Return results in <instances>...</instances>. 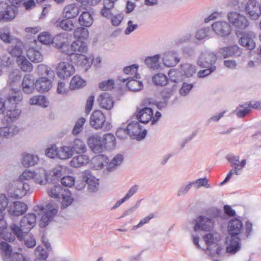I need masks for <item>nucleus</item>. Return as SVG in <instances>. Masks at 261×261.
<instances>
[{
  "label": "nucleus",
  "instance_id": "nucleus-1",
  "mask_svg": "<svg viewBox=\"0 0 261 261\" xmlns=\"http://www.w3.org/2000/svg\"><path fill=\"white\" fill-rule=\"evenodd\" d=\"M22 99V94L20 90L12 89L8 93L6 101V116L11 121L17 118L21 113L17 105Z\"/></svg>",
  "mask_w": 261,
  "mask_h": 261
},
{
  "label": "nucleus",
  "instance_id": "nucleus-2",
  "mask_svg": "<svg viewBox=\"0 0 261 261\" xmlns=\"http://www.w3.org/2000/svg\"><path fill=\"white\" fill-rule=\"evenodd\" d=\"M36 221V214L29 213L21 219L19 226L14 223L10 225L11 230L19 241H22L23 235L28 234L30 230L35 225Z\"/></svg>",
  "mask_w": 261,
  "mask_h": 261
},
{
  "label": "nucleus",
  "instance_id": "nucleus-3",
  "mask_svg": "<svg viewBox=\"0 0 261 261\" xmlns=\"http://www.w3.org/2000/svg\"><path fill=\"white\" fill-rule=\"evenodd\" d=\"M123 159V156L122 154H118L116 155L111 162H109L107 156L103 154H100L95 157L94 160L97 161L98 164V167L99 168H102L106 166V169L108 171L112 172L122 164Z\"/></svg>",
  "mask_w": 261,
  "mask_h": 261
},
{
  "label": "nucleus",
  "instance_id": "nucleus-4",
  "mask_svg": "<svg viewBox=\"0 0 261 261\" xmlns=\"http://www.w3.org/2000/svg\"><path fill=\"white\" fill-rule=\"evenodd\" d=\"M203 240L207 246V250L211 256L221 253L223 248L219 246L218 243L221 240V236L218 233H209L203 236Z\"/></svg>",
  "mask_w": 261,
  "mask_h": 261
},
{
  "label": "nucleus",
  "instance_id": "nucleus-5",
  "mask_svg": "<svg viewBox=\"0 0 261 261\" xmlns=\"http://www.w3.org/2000/svg\"><path fill=\"white\" fill-rule=\"evenodd\" d=\"M1 254L4 261H27L21 253H12L10 245L5 242L0 243Z\"/></svg>",
  "mask_w": 261,
  "mask_h": 261
},
{
  "label": "nucleus",
  "instance_id": "nucleus-6",
  "mask_svg": "<svg viewBox=\"0 0 261 261\" xmlns=\"http://www.w3.org/2000/svg\"><path fill=\"white\" fill-rule=\"evenodd\" d=\"M227 18L229 23L237 29L244 30L249 25V22L246 17L237 12L228 13Z\"/></svg>",
  "mask_w": 261,
  "mask_h": 261
},
{
  "label": "nucleus",
  "instance_id": "nucleus-7",
  "mask_svg": "<svg viewBox=\"0 0 261 261\" xmlns=\"http://www.w3.org/2000/svg\"><path fill=\"white\" fill-rule=\"evenodd\" d=\"M88 51L87 44L81 40H77L73 41L70 45L68 44L65 54L69 56H74V57L86 54Z\"/></svg>",
  "mask_w": 261,
  "mask_h": 261
},
{
  "label": "nucleus",
  "instance_id": "nucleus-8",
  "mask_svg": "<svg viewBox=\"0 0 261 261\" xmlns=\"http://www.w3.org/2000/svg\"><path fill=\"white\" fill-rule=\"evenodd\" d=\"M128 135L133 139L141 140L144 139L147 134L146 129L142 128L139 122L133 121L127 124Z\"/></svg>",
  "mask_w": 261,
  "mask_h": 261
},
{
  "label": "nucleus",
  "instance_id": "nucleus-9",
  "mask_svg": "<svg viewBox=\"0 0 261 261\" xmlns=\"http://www.w3.org/2000/svg\"><path fill=\"white\" fill-rule=\"evenodd\" d=\"M217 60V56L215 54L210 51L202 53L197 61V64L202 68L211 67L216 66L215 64Z\"/></svg>",
  "mask_w": 261,
  "mask_h": 261
},
{
  "label": "nucleus",
  "instance_id": "nucleus-10",
  "mask_svg": "<svg viewBox=\"0 0 261 261\" xmlns=\"http://www.w3.org/2000/svg\"><path fill=\"white\" fill-rule=\"evenodd\" d=\"M212 28L217 35L222 37L228 36L231 31L230 24L225 21H218L213 23Z\"/></svg>",
  "mask_w": 261,
  "mask_h": 261
},
{
  "label": "nucleus",
  "instance_id": "nucleus-11",
  "mask_svg": "<svg viewBox=\"0 0 261 261\" xmlns=\"http://www.w3.org/2000/svg\"><path fill=\"white\" fill-rule=\"evenodd\" d=\"M245 11L251 19H257L261 15L260 4L256 0H249L245 6Z\"/></svg>",
  "mask_w": 261,
  "mask_h": 261
},
{
  "label": "nucleus",
  "instance_id": "nucleus-12",
  "mask_svg": "<svg viewBox=\"0 0 261 261\" xmlns=\"http://www.w3.org/2000/svg\"><path fill=\"white\" fill-rule=\"evenodd\" d=\"M215 222L212 218H208L203 216H200L194 227L195 231L199 230L210 231L214 225Z\"/></svg>",
  "mask_w": 261,
  "mask_h": 261
},
{
  "label": "nucleus",
  "instance_id": "nucleus-13",
  "mask_svg": "<svg viewBox=\"0 0 261 261\" xmlns=\"http://www.w3.org/2000/svg\"><path fill=\"white\" fill-rule=\"evenodd\" d=\"M58 76L61 79L70 77L75 72L74 66L68 62H61L59 63L57 68Z\"/></svg>",
  "mask_w": 261,
  "mask_h": 261
},
{
  "label": "nucleus",
  "instance_id": "nucleus-14",
  "mask_svg": "<svg viewBox=\"0 0 261 261\" xmlns=\"http://www.w3.org/2000/svg\"><path fill=\"white\" fill-rule=\"evenodd\" d=\"M51 43L53 45L57 48L60 51L65 54L67 48L68 38L66 33H60L52 38Z\"/></svg>",
  "mask_w": 261,
  "mask_h": 261
},
{
  "label": "nucleus",
  "instance_id": "nucleus-15",
  "mask_svg": "<svg viewBox=\"0 0 261 261\" xmlns=\"http://www.w3.org/2000/svg\"><path fill=\"white\" fill-rule=\"evenodd\" d=\"M226 252L234 254L239 251L241 248V239L238 236L230 235L226 239Z\"/></svg>",
  "mask_w": 261,
  "mask_h": 261
},
{
  "label": "nucleus",
  "instance_id": "nucleus-16",
  "mask_svg": "<svg viewBox=\"0 0 261 261\" xmlns=\"http://www.w3.org/2000/svg\"><path fill=\"white\" fill-rule=\"evenodd\" d=\"M255 37V33L252 31L244 32L242 33L239 43L241 45L245 47L248 49L252 50L255 47L254 41Z\"/></svg>",
  "mask_w": 261,
  "mask_h": 261
},
{
  "label": "nucleus",
  "instance_id": "nucleus-17",
  "mask_svg": "<svg viewBox=\"0 0 261 261\" xmlns=\"http://www.w3.org/2000/svg\"><path fill=\"white\" fill-rule=\"evenodd\" d=\"M242 53V49L237 45L222 47L218 50L219 56L223 58L230 57H239L241 55Z\"/></svg>",
  "mask_w": 261,
  "mask_h": 261
},
{
  "label": "nucleus",
  "instance_id": "nucleus-18",
  "mask_svg": "<svg viewBox=\"0 0 261 261\" xmlns=\"http://www.w3.org/2000/svg\"><path fill=\"white\" fill-rule=\"evenodd\" d=\"M83 178L87 184V189L89 192H94L98 190V179L92 174L90 170H85L83 172Z\"/></svg>",
  "mask_w": 261,
  "mask_h": 261
},
{
  "label": "nucleus",
  "instance_id": "nucleus-19",
  "mask_svg": "<svg viewBox=\"0 0 261 261\" xmlns=\"http://www.w3.org/2000/svg\"><path fill=\"white\" fill-rule=\"evenodd\" d=\"M87 143L91 149L95 153H99L103 150L102 140L97 134L89 136Z\"/></svg>",
  "mask_w": 261,
  "mask_h": 261
},
{
  "label": "nucleus",
  "instance_id": "nucleus-20",
  "mask_svg": "<svg viewBox=\"0 0 261 261\" xmlns=\"http://www.w3.org/2000/svg\"><path fill=\"white\" fill-rule=\"evenodd\" d=\"M106 121L104 114L100 110L93 111L90 116V124L95 129L101 128Z\"/></svg>",
  "mask_w": 261,
  "mask_h": 261
},
{
  "label": "nucleus",
  "instance_id": "nucleus-21",
  "mask_svg": "<svg viewBox=\"0 0 261 261\" xmlns=\"http://www.w3.org/2000/svg\"><path fill=\"white\" fill-rule=\"evenodd\" d=\"M15 189L12 197L20 199L25 196L30 190V185L27 182L18 179L15 184Z\"/></svg>",
  "mask_w": 261,
  "mask_h": 261
},
{
  "label": "nucleus",
  "instance_id": "nucleus-22",
  "mask_svg": "<svg viewBox=\"0 0 261 261\" xmlns=\"http://www.w3.org/2000/svg\"><path fill=\"white\" fill-rule=\"evenodd\" d=\"M47 209L44 211L41 217L40 226L44 227L48 225L53 217L57 214V206L50 205H47Z\"/></svg>",
  "mask_w": 261,
  "mask_h": 261
},
{
  "label": "nucleus",
  "instance_id": "nucleus-23",
  "mask_svg": "<svg viewBox=\"0 0 261 261\" xmlns=\"http://www.w3.org/2000/svg\"><path fill=\"white\" fill-rule=\"evenodd\" d=\"M153 114V112L152 109L144 107L140 110H137L136 118L139 122L145 124L151 121Z\"/></svg>",
  "mask_w": 261,
  "mask_h": 261
},
{
  "label": "nucleus",
  "instance_id": "nucleus-24",
  "mask_svg": "<svg viewBox=\"0 0 261 261\" xmlns=\"http://www.w3.org/2000/svg\"><path fill=\"white\" fill-rule=\"evenodd\" d=\"M27 210V205L21 202H14L8 207V211L10 215L19 216L23 215Z\"/></svg>",
  "mask_w": 261,
  "mask_h": 261
},
{
  "label": "nucleus",
  "instance_id": "nucleus-25",
  "mask_svg": "<svg viewBox=\"0 0 261 261\" xmlns=\"http://www.w3.org/2000/svg\"><path fill=\"white\" fill-rule=\"evenodd\" d=\"M138 79L135 77H127L125 79L121 76L118 77V80L120 82L124 83L127 81L126 86L130 91H132L141 90L143 87L142 82L137 80Z\"/></svg>",
  "mask_w": 261,
  "mask_h": 261
},
{
  "label": "nucleus",
  "instance_id": "nucleus-26",
  "mask_svg": "<svg viewBox=\"0 0 261 261\" xmlns=\"http://www.w3.org/2000/svg\"><path fill=\"white\" fill-rule=\"evenodd\" d=\"M244 230V227L241 221L237 218L231 220L228 225L229 234L239 236L241 235Z\"/></svg>",
  "mask_w": 261,
  "mask_h": 261
},
{
  "label": "nucleus",
  "instance_id": "nucleus-27",
  "mask_svg": "<svg viewBox=\"0 0 261 261\" xmlns=\"http://www.w3.org/2000/svg\"><path fill=\"white\" fill-rule=\"evenodd\" d=\"M36 81L31 74L25 75L22 82V88L24 93L26 94H31L36 89Z\"/></svg>",
  "mask_w": 261,
  "mask_h": 261
},
{
  "label": "nucleus",
  "instance_id": "nucleus-28",
  "mask_svg": "<svg viewBox=\"0 0 261 261\" xmlns=\"http://www.w3.org/2000/svg\"><path fill=\"white\" fill-rule=\"evenodd\" d=\"M41 48L37 45L35 47L31 46L27 51V56L28 58L34 63H39L43 60V56L40 52Z\"/></svg>",
  "mask_w": 261,
  "mask_h": 261
},
{
  "label": "nucleus",
  "instance_id": "nucleus-29",
  "mask_svg": "<svg viewBox=\"0 0 261 261\" xmlns=\"http://www.w3.org/2000/svg\"><path fill=\"white\" fill-rule=\"evenodd\" d=\"M3 7V16H4L3 21H9L13 20L16 16L17 13V8L16 6H6L5 4L1 5Z\"/></svg>",
  "mask_w": 261,
  "mask_h": 261
},
{
  "label": "nucleus",
  "instance_id": "nucleus-30",
  "mask_svg": "<svg viewBox=\"0 0 261 261\" xmlns=\"http://www.w3.org/2000/svg\"><path fill=\"white\" fill-rule=\"evenodd\" d=\"M97 101L100 107L106 110L111 109L114 106V101L110 94L102 93L98 98Z\"/></svg>",
  "mask_w": 261,
  "mask_h": 261
},
{
  "label": "nucleus",
  "instance_id": "nucleus-31",
  "mask_svg": "<svg viewBox=\"0 0 261 261\" xmlns=\"http://www.w3.org/2000/svg\"><path fill=\"white\" fill-rule=\"evenodd\" d=\"M12 44L8 47V50L12 56L17 58L21 57L22 54L23 43L19 39L15 38L11 42Z\"/></svg>",
  "mask_w": 261,
  "mask_h": 261
},
{
  "label": "nucleus",
  "instance_id": "nucleus-32",
  "mask_svg": "<svg viewBox=\"0 0 261 261\" xmlns=\"http://www.w3.org/2000/svg\"><path fill=\"white\" fill-rule=\"evenodd\" d=\"M179 61L176 51H168L164 54L163 62L165 66L170 67L175 66Z\"/></svg>",
  "mask_w": 261,
  "mask_h": 261
},
{
  "label": "nucleus",
  "instance_id": "nucleus-33",
  "mask_svg": "<svg viewBox=\"0 0 261 261\" xmlns=\"http://www.w3.org/2000/svg\"><path fill=\"white\" fill-rule=\"evenodd\" d=\"M85 54L80 55L74 57V63L77 66L84 68L86 71L88 69L91 67L93 59L90 57H87L85 55Z\"/></svg>",
  "mask_w": 261,
  "mask_h": 261
},
{
  "label": "nucleus",
  "instance_id": "nucleus-34",
  "mask_svg": "<svg viewBox=\"0 0 261 261\" xmlns=\"http://www.w3.org/2000/svg\"><path fill=\"white\" fill-rule=\"evenodd\" d=\"M80 6L76 4H71L66 6L63 10V15L68 19L76 17L80 12Z\"/></svg>",
  "mask_w": 261,
  "mask_h": 261
},
{
  "label": "nucleus",
  "instance_id": "nucleus-35",
  "mask_svg": "<svg viewBox=\"0 0 261 261\" xmlns=\"http://www.w3.org/2000/svg\"><path fill=\"white\" fill-rule=\"evenodd\" d=\"M36 90L40 92L48 91L51 87V82L48 78L41 77L36 81Z\"/></svg>",
  "mask_w": 261,
  "mask_h": 261
},
{
  "label": "nucleus",
  "instance_id": "nucleus-36",
  "mask_svg": "<svg viewBox=\"0 0 261 261\" xmlns=\"http://www.w3.org/2000/svg\"><path fill=\"white\" fill-rule=\"evenodd\" d=\"M69 145L72 150L73 153H84L87 150L86 145L80 139H75L70 143Z\"/></svg>",
  "mask_w": 261,
  "mask_h": 261
},
{
  "label": "nucleus",
  "instance_id": "nucleus-37",
  "mask_svg": "<svg viewBox=\"0 0 261 261\" xmlns=\"http://www.w3.org/2000/svg\"><path fill=\"white\" fill-rule=\"evenodd\" d=\"M212 32L209 27H204L197 30L195 38L198 41L207 40L212 37Z\"/></svg>",
  "mask_w": 261,
  "mask_h": 261
},
{
  "label": "nucleus",
  "instance_id": "nucleus-38",
  "mask_svg": "<svg viewBox=\"0 0 261 261\" xmlns=\"http://www.w3.org/2000/svg\"><path fill=\"white\" fill-rule=\"evenodd\" d=\"M89 161V157L85 154L79 155L72 158L70 162L71 167L79 168L86 165Z\"/></svg>",
  "mask_w": 261,
  "mask_h": 261
},
{
  "label": "nucleus",
  "instance_id": "nucleus-39",
  "mask_svg": "<svg viewBox=\"0 0 261 261\" xmlns=\"http://www.w3.org/2000/svg\"><path fill=\"white\" fill-rule=\"evenodd\" d=\"M160 55L156 54L153 56L146 57L144 62L148 68L153 70L158 69L160 67Z\"/></svg>",
  "mask_w": 261,
  "mask_h": 261
},
{
  "label": "nucleus",
  "instance_id": "nucleus-40",
  "mask_svg": "<svg viewBox=\"0 0 261 261\" xmlns=\"http://www.w3.org/2000/svg\"><path fill=\"white\" fill-rule=\"evenodd\" d=\"M103 148L112 149L116 146V141L115 136L110 133L106 134L102 138Z\"/></svg>",
  "mask_w": 261,
  "mask_h": 261
},
{
  "label": "nucleus",
  "instance_id": "nucleus-41",
  "mask_svg": "<svg viewBox=\"0 0 261 261\" xmlns=\"http://www.w3.org/2000/svg\"><path fill=\"white\" fill-rule=\"evenodd\" d=\"M64 170V168L62 166H57L53 169L48 175H49V182H56L57 180L61 179Z\"/></svg>",
  "mask_w": 261,
  "mask_h": 261
},
{
  "label": "nucleus",
  "instance_id": "nucleus-42",
  "mask_svg": "<svg viewBox=\"0 0 261 261\" xmlns=\"http://www.w3.org/2000/svg\"><path fill=\"white\" fill-rule=\"evenodd\" d=\"M73 154L70 145L63 146L58 148V158L61 160H66L70 158Z\"/></svg>",
  "mask_w": 261,
  "mask_h": 261
},
{
  "label": "nucleus",
  "instance_id": "nucleus-43",
  "mask_svg": "<svg viewBox=\"0 0 261 261\" xmlns=\"http://www.w3.org/2000/svg\"><path fill=\"white\" fill-rule=\"evenodd\" d=\"M18 132V128L15 125H11L10 126H6L0 128V136L10 138L14 136V134Z\"/></svg>",
  "mask_w": 261,
  "mask_h": 261
},
{
  "label": "nucleus",
  "instance_id": "nucleus-44",
  "mask_svg": "<svg viewBox=\"0 0 261 261\" xmlns=\"http://www.w3.org/2000/svg\"><path fill=\"white\" fill-rule=\"evenodd\" d=\"M79 22L81 25L89 27L93 23V18L89 12H83L79 18Z\"/></svg>",
  "mask_w": 261,
  "mask_h": 261
},
{
  "label": "nucleus",
  "instance_id": "nucleus-45",
  "mask_svg": "<svg viewBox=\"0 0 261 261\" xmlns=\"http://www.w3.org/2000/svg\"><path fill=\"white\" fill-rule=\"evenodd\" d=\"M38 161L37 155L30 153H25L23 155L22 164L25 167H29L35 165Z\"/></svg>",
  "mask_w": 261,
  "mask_h": 261
},
{
  "label": "nucleus",
  "instance_id": "nucleus-46",
  "mask_svg": "<svg viewBox=\"0 0 261 261\" xmlns=\"http://www.w3.org/2000/svg\"><path fill=\"white\" fill-rule=\"evenodd\" d=\"M226 159L231 164V166H240L241 168H243L246 164V160H242L239 162L240 157L233 154H228L226 156Z\"/></svg>",
  "mask_w": 261,
  "mask_h": 261
},
{
  "label": "nucleus",
  "instance_id": "nucleus-47",
  "mask_svg": "<svg viewBox=\"0 0 261 261\" xmlns=\"http://www.w3.org/2000/svg\"><path fill=\"white\" fill-rule=\"evenodd\" d=\"M251 111V107L250 104L245 103L239 105L233 111L238 118H242L249 113Z\"/></svg>",
  "mask_w": 261,
  "mask_h": 261
},
{
  "label": "nucleus",
  "instance_id": "nucleus-48",
  "mask_svg": "<svg viewBox=\"0 0 261 261\" xmlns=\"http://www.w3.org/2000/svg\"><path fill=\"white\" fill-rule=\"evenodd\" d=\"M17 63L20 68L23 71L30 72L32 70V64L24 56L17 58Z\"/></svg>",
  "mask_w": 261,
  "mask_h": 261
},
{
  "label": "nucleus",
  "instance_id": "nucleus-49",
  "mask_svg": "<svg viewBox=\"0 0 261 261\" xmlns=\"http://www.w3.org/2000/svg\"><path fill=\"white\" fill-rule=\"evenodd\" d=\"M152 80L154 85L164 86L167 84L168 79L165 74L158 73L152 77Z\"/></svg>",
  "mask_w": 261,
  "mask_h": 261
},
{
  "label": "nucleus",
  "instance_id": "nucleus-50",
  "mask_svg": "<svg viewBox=\"0 0 261 261\" xmlns=\"http://www.w3.org/2000/svg\"><path fill=\"white\" fill-rule=\"evenodd\" d=\"M85 84V80L82 79L80 76L76 75L72 78L70 82L69 87L72 90L79 89L84 85Z\"/></svg>",
  "mask_w": 261,
  "mask_h": 261
},
{
  "label": "nucleus",
  "instance_id": "nucleus-51",
  "mask_svg": "<svg viewBox=\"0 0 261 261\" xmlns=\"http://www.w3.org/2000/svg\"><path fill=\"white\" fill-rule=\"evenodd\" d=\"M55 24L57 27H59L63 30L67 31H71L74 28L72 21L68 18L63 19L61 21H57Z\"/></svg>",
  "mask_w": 261,
  "mask_h": 261
},
{
  "label": "nucleus",
  "instance_id": "nucleus-52",
  "mask_svg": "<svg viewBox=\"0 0 261 261\" xmlns=\"http://www.w3.org/2000/svg\"><path fill=\"white\" fill-rule=\"evenodd\" d=\"M0 39L5 43H11L15 38L10 35L9 28L4 27L0 28Z\"/></svg>",
  "mask_w": 261,
  "mask_h": 261
},
{
  "label": "nucleus",
  "instance_id": "nucleus-53",
  "mask_svg": "<svg viewBox=\"0 0 261 261\" xmlns=\"http://www.w3.org/2000/svg\"><path fill=\"white\" fill-rule=\"evenodd\" d=\"M73 35L77 40L86 39L88 37L89 32L86 28L79 27L74 30Z\"/></svg>",
  "mask_w": 261,
  "mask_h": 261
},
{
  "label": "nucleus",
  "instance_id": "nucleus-54",
  "mask_svg": "<svg viewBox=\"0 0 261 261\" xmlns=\"http://www.w3.org/2000/svg\"><path fill=\"white\" fill-rule=\"evenodd\" d=\"M63 194V188L60 185L55 186L48 191L49 196L56 199L61 198Z\"/></svg>",
  "mask_w": 261,
  "mask_h": 261
},
{
  "label": "nucleus",
  "instance_id": "nucleus-55",
  "mask_svg": "<svg viewBox=\"0 0 261 261\" xmlns=\"http://www.w3.org/2000/svg\"><path fill=\"white\" fill-rule=\"evenodd\" d=\"M7 227L6 223H5V224H2L1 226H0L1 236L6 241L12 242L14 240L15 237L13 236L11 233L6 232Z\"/></svg>",
  "mask_w": 261,
  "mask_h": 261
},
{
  "label": "nucleus",
  "instance_id": "nucleus-56",
  "mask_svg": "<svg viewBox=\"0 0 261 261\" xmlns=\"http://www.w3.org/2000/svg\"><path fill=\"white\" fill-rule=\"evenodd\" d=\"M34 178L35 182L40 185H43L46 181L49 182V175H48L43 170H42L41 174H38L35 173Z\"/></svg>",
  "mask_w": 261,
  "mask_h": 261
},
{
  "label": "nucleus",
  "instance_id": "nucleus-57",
  "mask_svg": "<svg viewBox=\"0 0 261 261\" xmlns=\"http://www.w3.org/2000/svg\"><path fill=\"white\" fill-rule=\"evenodd\" d=\"M38 73L40 74H45L49 77H51L54 75V72L47 66L40 64L37 67Z\"/></svg>",
  "mask_w": 261,
  "mask_h": 261
},
{
  "label": "nucleus",
  "instance_id": "nucleus-58",
  "mask_svg": "<svg viewBox=\"0 0 261 261\" xmlns=\"http://www.w3.org/2000/svg\"><path fill=\"white\" fill-rule=\"evenodd\" d=\"M193 186L196 188H199L201 187H204L206 188H210L211 186L208 184V180L207 178H200L195 181H191Z\"/></svg>",
  "mask_w": 261,
  "mask_h": 261
},
{
  "label": "nucleus",
  "instance_id": "nucleus-59",
  "mask_svg": "<svg viewBox=\"0 0 261 261\" xmlns=\"http://www.w3.org/2000/svg\"><path fill=\"white\" fill-rule=\"evenodd\" d=\"M138 66L136 64H133L129 66L125 67L124 69V72L126 74L134 75L133 77L136 79H140V75L137 73Z\"/></svg>",
  "mask_w": 261,
  "mask_h": 261
},
{
  "label": "nucleus",
  "instance_id": "nucleus-60",
  "mask_svg": "<svg viewBox=\"0 0 261 261\" xmlns=\"http://www.w3.org/2000/svg\"><path fill=\"white\" fill-rule=\"evenodd\" d=\"M38 39L41 43L49 44L50 43H51L52 37L49 33L44 32L39 34Z\"/></svg>",
  "mask_w": 261,
  "mask_h": 261
},
{
  "label": "nucleus",
  "instance_id": "nucleus-61",
  "mask_svg": "<svg viewBox=\"0 0 261 261\" xmlns=\"http://www.w3.org/2000/svg\"><path fill=\"white\" fill-rule=\"evenodd\" d=\"M176 85L174 84L171 88H165L161 92V95L164 99V100H167L170 97H171L174 91L176 89Z\"/></svg>",
  "mask_w": 261,
  "mask_h": 261
},
{
  "label": "nucleus",
  "instance_id": "nucleus-62",
  "mask_svg": "<svg viewBox=\"0 0 261 261\" xmlns=\"http://www.w3.org/2000/svg\"><path fill=\"white\" fill-rule=\"evenodd\" d=\"M181 69L187 77L192 76L196 72L195 66L188 64L183 65Z\"/></svg>",
  "mask_w": 261,
  "mask_h": 261
},
{
  "label": "nucleus",
  "instance_id": "nucleus-63",
  "mask_svg": "<svg viewBox=\"0 0 261 261\" xmlns=\"http://www.w3.org/2000/svg\"><path fill=\"white\" fill-rule=\"evenodd\" d=\"M29 102L31 105H38L40 106H43L44 107H46L47 106V105L45 104V102H46L45 97L42 95L32 97L30 99Z\"/></svg>",
  "mask_w": 261,
  "mask_h": 261
},
{
  "label": "nucleus",
  "instance_id": "nucleus-64",
  "mask_svg": "<svg viewBox=\"0 0 261 261\" xmlns=\"http://www.w3.org/2000/svg\"><path fill=\"white\" fill-rule=\"evenodd\" d=\"M86 120L84 118H80L75 123V124L72 130V134L76 135L79 134L83 129V125L85 123Z\"/></svg>",
  "mask_w": 261,
  "mask_h": 261
}]
</instances>
